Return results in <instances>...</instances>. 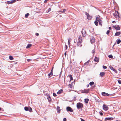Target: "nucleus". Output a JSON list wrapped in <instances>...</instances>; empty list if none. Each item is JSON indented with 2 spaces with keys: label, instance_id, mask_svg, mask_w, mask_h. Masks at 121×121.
Listing matches in <instances>:
<instances>
[{
  "label": "nucleus",
  "instance_id": "f257e3e1",
  "mask_svg": "<svg viewBox=\"0 0 121 121\" xmlns=\"http://www.w3.org/2000/svg\"><path fill=\"white\" fill-rule=\"evenodd\" d=\"M83 106V104L80 102H79L77 104L76 107L78 109H82Z\"/></svg>",
  "mask_w": 121,
  "mask_h": 121
},
{
  "label": "nucleus",
  "instance_id": "f03ea898",
  "mask_svg": "<svg viewBox=\"0 0 121 121\" xmlns=\"http://www.w3.org/2000/svg\"><path fill=\"white\" fill-rule=\"evenodd\" d=\"M113 27L117 30H119L120 29V28L118 25L113 26Z\"/></svg>",
  "mask_w": 121,
  "mask_h": 121
},
{
  "label": "nucleus",
  "instance_id": "7ed1b4c3",
  "mask_svg": "<svg viewBox=\"0 0 121 121\" xmlns=\"http://www.w3.org/2000/svg\"><path fill=\"white\" fill-rule=\"evenodd\" d=\"M90 91V89H84L82 91V93H88Z\"/></svg>",
  "mask_w": 121,
  "mask_h": 121
},
{
  "label": "nucleus",
  "instance_id": "20e7f679",
  "mask_svg": "<svg viewBox=\"0 0 121 121\" xmlns=\"http://www.w3.org/2000/svg\"><path fill=\"white\" fill-rule=\"evenodd\" d=\"M90 41L91 43L93 44V43L95 42V38L93 36L91 37L90 39Z\"/></svg>",
  "mask_w": 121,
  "mask_h": 121
},
{
  "label": "nucleus",
  "instance_id": "39448f33",
  "mask_svg": "<svg viewBox=\"0 0 121 121\" xmlns=\"http://www.w3.org/2000/svg\"><path fill=\"white\" fill-rule=\"evenodd\" d=\"M110 69L111 70H113L116 73H117V71L113 68L112 66L110 65L109 66Z\"/></svg>",
  "mask_w": 121,
  "mask_h": 121
},
{
  "label": "nucleus",
  "instance_id": "423d86ee",
  "mask_svg": "<svg viewBox=\"0 0 121 121\" xmlns=\"http://www.w3.org/2000/svg\"><path fill=\"white\" fill-rule=\"evenodd\" d=\"M66 109L68 111L70 112H72L73 111V110L72 108L69 107H67L66 108Z\"/></svg>",
  "mask_w": 121,
  "mask_h": 121
},
{
  "label": "nucleus",
  "instance_id": "0eeeda50",
  "mask_svg": "<svg viewBox=\"0 0 121 121\" xmlns=\"http://www.w3.org/2000/svg\"><path fill=\"white\" fill-rule=\"evenodd\" d=\"M77 42H80V43H82V37L81 35L79 36Z\"/></svg>",
  "mask_w": 121,
  "mask_h": 121
},
{
  "label": "nucleus",
  "instance_id": "6e6552de",
  "mask_svg": "<svg viewBox=\"0 0 121 121\" xmlns=\"http://www.w3.org/2000/svg\"><path fill=\"white\" fill-rule=\"evenodd\" d=\"M103 108L104 110L106 111L108 109V108L107 105L104 104L103 106Z\"/></svg>",
  "mask_w": 121,
  "mask_h": 121
},
{
  "label": "nucleus",
  "instance_id": "1a4fd4ad",
  "mask_svg": "<svg viewBox=\"0 0 121 121\" xmlns=\"http://www.w3.org/2000/svg\"><path fill=\"white\" fill-rule=\"evenodd\" d=\"M102 95L104 96H108L109 95L108 93L104 92H102Z\"/></svg>",
  "mask_w": 121,
  "mask_h": 121
},
{
  "label": "nucleus",
  "instance_id": "9d476101",
  "mask_svg": "<svg viewBox=\"0 0 121 121\" xmlns=\"http://www.w3.org/2000/svg\"><path fill=\"white\" fill-rule=\"evenodd\" d=\"M113 118L112 117H107L105 119V121H107L111 120H112Z\"/></svg>",
  "mask_w": 121,
  "mask_h": 121
},
{
  "label": "nucleus",
  "instance_id": "9b49d317",
  "mask_svg": "<svg viewBox=\"0 0 121 121\" xmlns=\"http://www.w3.org/2000/svg\"><path fill=\"white\" fill-rule=\"evenodd\" d=\"M47 96H48L47 97V99L48 100V101L49 102L51 101L52 99L49 95L48 94H47Z\"/></svg>",
  "mask_w": 121,
  "mask_h": 121
},
{
  "label": "nucleus",
  "instance_id": "f8f14e48",
  "mask_svg": "<svg viewBox=\"0 0 121 121\" xmlns=\"http://www.w3.org/2000/svg\"><path fill=\"white\" fill-rule=\"evenodd\" d=\"M121 34V32H116L115 34V35L116 36H118L120 35V34Z\"/></svg>",
  "mask_w": 121,
  "mask_h": 121
},
{
  "label": "nucleus",
  "instance_id": "ddd939ff",
  "mask_svg": "<svg viewBox=\"0 0 121 121\" xmlns=\"http://www.w3.org/2000/svg\"><path fill=\"white\" fill-rule=\"evenodd\" d=\"M81 32L82 34V36L83 37L85 36H86V33L85 30H84V31L83 30L82 31H81Z\"/></svg>",
  "mask_w": 121,
  "mask_h": 121
},
{
  "label": "nucleus",
  "instance_id": "4468645a",
  "mask_svg": "<svg viewBox=\"0 0 121 121\" xmlns=\"http://www.w3.org/2000/svg\"><path fill=\"white\" fill-rule=\"evenodd\" d=\"M94 60L95 62H98L99 61V58L97 57H95L94 59Z\"/></svg>",
  "mask_w": 121,
  "mask_h": 121
},
{
  "label": "nucleus",
  "instance_id": "2eb2a0df",
  "mask_svg": "<svg viewBox=\"0 0 121 121\" xmlns=\"http://www.w3.org/2000/svg\"><path fill=\"white\" fill-rule=\"evenodd\" d=\"M105 75V73L104 72H101L100 74L99 75L100 77H103Z\"/></svg>",
  "mask_w": 121,
  "mask_h": 121
},
{
  "label": "nucleus",
  "instance_id": "dca6fc26",
  "mask_svg": "<svg viewBox=\"0 0 121 121\" xmlns=\"http://www.w3.org/2000/svg\"><path fill=\"white\" fill-rule=\"evenodd\" d=\"M63 91L62 89L60 90L57 92V94L58 95L62 93Z\"/></svg>",
  "mask_w": 121,
  "mask_h": 121
},
{
  "label": "nucleus",
  "instance_id": "f3484780",
  "mask_svg": "<svg viewBox=\"0 0 121 121\" xmlns=\"http://www.w3.org/2000/svg\"><path fill=\"white\" fill-rule=\"evenodd\" d=\"M57 112L59 113H60V107L57 106Z\"/></svg>",
  "mask_w": 121,
  "mask_h": 121
},
{
  "label": "nucleus",
  "instance_id": "a211bd4d",
  "mask_svg": "<svg viewBox=\"0 0 121 121\" xmlns=\"http://www.w3.org/2000/svg\"><path fill=\"white\" fill-rule=\"evenodd\" d=\"M82 43L80 42H77V46H79L80 47H81L82 46V45L81 44Z\"/></svg>",
  "mask_w": 121,
  "mask_h": 121
},
{
  "label": "nucleus",
  "instance_id": "6ab92c4d",
  "mask_svg": "<svg viewBox=\"0 0 121 121\" xmlns=\"http://www.w3.org/2000/svg\"><path fill=\"white\" fill-rule=\"evenodd\" d=\"M89 100L88 99H84V102L86 104H87L88 103Z\"/></svg>",
  "mask_w": 121,
  "mask_h": 121
},
{
  "label": "nucleus",
  "instance_id": "aec40b11",
  "mask_svg": "<svg viewBox=\"0 0 121 121\" xmlns=\"http://www.w3.org/2000/svg\"><path fill=\"white\" fill-rule=\"evenodd\" d=\"M32 45L30 44H28L26 47L27 48H30L31 46Z\"/></svg>",
  "mask_w": 121,
  "mask_h": 121
},
{
  "label": "nucleus",
  "instance_id": "412c9836",
  "mask_svg": "<svg viewBox=\"0 0 121 121\" xmlns=\"http://www.w3.org/2000/svg\"><path fill=\"white\" fill-rule=\"evenodd\" d=\"M87 17V18L88 20H90L92 18L91 16L89 15Z\"/></svg>",
  "mask_w": 121,
  "mask_h": 121
},
{
  "label": "nucleus",
  "instance_id": "4be33fe9",
  "mask_svg": "<svg viewBox=\"0 0 121 121\" xmlns=\"http://www.w3.org/2000/svg\"><path fill=\"white\" fill-rule=\"evenodd\" d=\"M116 12H117V13L118 14V15H116V17H116L117 18H119L120 17L119 15V13H118V12L117 11Z\"/></svg>",
  "mask_w": 121,
  "mask_h": 121
},
{
  "label": "nucleus",
  "instance_id": "5701e85b",
  "mask_svg": "<svg viewBox=\"0 0 121 121\" xmlns=\"http://www.w3.org/2000/svg\"><path fill=\"white\" fill-rule=\"evenodd\" d=\"M11 0H10L9 1H7L5 2V3H7L8 4H12V2H11Z\"/></svg>",
  "mask_w": 121,
  "mask_h": 121
},
{
  "label": "nucleus",
  "instance_id": "b1692460",
  "mask_svg": "<svg viewBox=\"0 0 121 121\" xmlns=\"http://www.w3.org/2000/svg\"><path fill=\"white\" fill-rule=\"evenodd\" d=\"M29 108V107H26L24 108V109L26 111H27L28 110Z\"/></svg>",
  "mask_w": 121,
  "mask_h": 121
},
{
  "label": "nucleus",
  "instance_id": "393cba45",
  "mask_svg": "<svg viewBox=\"0 0 121 121\" xmlns=\"http://www.w3.org/2000/svg\"><path fill=\"white\" fill-rule=\"evenodd\" d=\"M9 59L11 60H12L13 59V58L11 56H9Z\"/></svg>",
  "mask_w": 121,
  "mask_h": 121
},
{
  "label": "nucleus",
  "instance_id": "a878e982",
  "mask_svg": "<svg viewBox=\"0 0 121 121\" xmlns=\"http://www.w3.org/2000/svg\"><path fill=\"white\" fill-rule=\"evenodd\" d=\"M71 40V39L70 38L68 40V45H69L70 44V42Z\"/></svg>",
  "mask_w": 121,
  "mask_h": 121
},
{
  "label": "nucleus",
  "instance_id": "bb28decb",
  "mask_svg": "<svg viewBox=\"0 0 121 121\" xmlns=\"http://www.w3.org/2000/svg\"><path fill=\"white\" fill-rule=\"evenodd\" d=\"M29 112H32V109L30 107H29V108L28 110Z\"/></svg>",
  "mask_w": 121,
  "mask_h": 121
},
{
  "label": "nucleus",
  "instance_id": "cd10ccee",
  "mask_svg": "<svg viewBox=\"0 0 121 121\" xmlns=\"http://www.w3.org/2000/svg\"><path fill=\"white\" fill-rule=\"evenodd\" d=\"M90 61L88 60L85 63H84V65H88L89 62Z\"/></svg>",
  "mask_w": 121,
  "mask_h": 121
},
{
  "label": "nucleus",
  "instance_id": "c85d7f7f",
  "mask_svg": "<svg viewBox=\"0 0 121 121\" xmlns=\"http://www.w3.org/2000/svg\"><path fill=\"white\" fill-rule=\"evenodd\" d=\"M94 23L95 25L96 26H97L98 25V22L97 21H95L94 22Z\"/></svg>",
  "mask_w": 121,
  "mask_h": 121
},
{
  "label": "nucleus",
  "instance_id": "c756f323",
  "mask_svg": "<svg viewBox=\"0 0 121 121\" xmlns=\"http://www.w3.org/2000/svg\"><path fill=\"white\" fill-rule=\"evenodd\" d=\"M121 40H120V39H118L117 40V43L118 44H119L121 43Z\"/></svg>",
  "mask_w": 121,
  "mask_h": 121
},
{
  "label": "nucleus",
  "instance_id": "7c9ffc66",
  "mask_svg": "<svg viewBox=\"0 0 121 121\" xmlns=\"http://www.w3.org/2000/svg\"><path fill=\"white\" fill-rule=\"evenodd\" d=\"M29 15V13H28L25 14V16L26 18H27Z\"/></svg>",
  "mask_w": 121,
  "mask_h": 121
},
{
  "label": "nucleus",
  "instance_id": "2f4dec72",
  "mask_svg": "<svg viewBox=\"0 0 121 121\" xmlns=\"http://www.w3.org/2000/svg\"><path fill=\"white\" fill-rule=\"evenodd\" d=\"M102 21L101 20H100V21H99V25H101V26H102Z\"/></svg>",
  "mask_w": 121,
  "mask_h": 121
},
{
  "label": "nucleus",
  "instance_id": "473e14b6",
  "mask_svg": "<svg viewBox=\"0 0 121 121\" xmlns=\"http://www.w3.org/2000/svg\"><path fill=\"white\" fill-rule=\"evenodd\" d=\"M94 82H90L89 84L90 86H92L94 84Z\"/></svg>",
  "mask_w": 121,
  "mask_h": 121
},
{
  "label": "nucleus",
  "instance_id": "72a5a7b5",
  "mask_svg": "<svg viewBox=\"0 0 121 121\" xmlns=\"http://www.w3.org/2000/svg\"><path fill=\"white\" fill-rule=\"evenodd\" d=\"M108 57L109 58H113V56L112 55H108Z\"/></svg>",
  "mask_w": 121,
  "mask_h": 121
},
{
  "label": "nucleus",
  "instance_id": "f704fd0d",
  "mask_svg": "<svg viewBox=\"0 0 121 121\" xmlns=\"http://www.w3.org/2000/svg\"><path fill=\"white\" fill-rule=\"evenodd\" d=\"M70 78V81L73 80L72 76V75H70L69 76Z\"/></svg>",
  "mask_w": 121,
  "mask_h": 121
},
{
  "label": "nucleus",
  "instance_id": "c9c22d12",
  "mask_svg": "<svg viewBox=\"0 0 121 121\" xmlns=\"http://www.w3.org/2000/svg\"><path fill=\"white\" fill-rule=\"evenodd\" d=\"M110 32V31L109 30H108L107 31V32H106V34L107 35H109V34Z\"/></svg>",
  "mask_w": 121,
  "mask_h": 121
},
{
  "label": "nucleus",
  "instance_id": "e433bc0d",
  "mask_svg": "<svg viewBox=\"0 0 121 121\" xmlns=\"http://www.w3.org/2000/svg\"><path fill=\"white\" fill-rule=\"evenodd\" d=\"M100 20H101L100 19H99L98 17H96V21H97L98 22H99V21Z\"/></svg>",
  "mask_w": 121,
  "mask_h": 121
},
{
  "label": "nucleus",
  "instance_id": "4c0bfd02",
  "mask_svg": "<svg viewBox=\"0 0 121 121\" xmlns=\"http://www.w3.org/2000/svg\"><path fill=\"white\" fill-rule=\"evenodd\" d=\"M69 87H70V88H72L73 87V86L72 85H71V84H69Z\"/></svg>",
  "mask_w": 121,
  "mask_h": 121
},
{
  "label": "nucleus",
  "instance_id": "58836bf2",
  "mask_svg": "<svg viewBox=\"0 0 121 121\" xmlns=\"http://www.w3.org/2000/svg\"><path fill=\"white\" fill-rule=\"evenodd\" d=\"M118 83L119 84H121V80H119V79H118Z\"/></svg>",
  "mask_w": 121,
  "mask_h": 121
},
{
  "label": "nucleus",
  "instance_id": "ea45409f",
  "mask_svg": "<svg viewBox=\"0 0 121 121\" xmlns=\"http://www.w3.org/2000/svg\"><path fill=\"white\" fill-rule=\"evenodd\" d=\"M116 11H116V12H116V13H113V15H114V16L115 17H116V15H117V13Z\"/></svg>",
  "mask_w": 121,
  "mask_h": 121
},
{
  "label": "nucleus",
  "instance_id": "a19ab883",
  "mask_svg": "<svg viewBox=\"0 0 121 121\" xmlns=\"http://www.w3.org/2000/svg\"><path fill=\"white\" fill-rule=\"evenodd\" d=\"M11 2H12V3H13L15 2H16V0H11Z\"/></svg>",
  "mask_w": 121,
  "mask_h": 121
},
{
  "label": "nucleus",
  "instance_id": "79ce46f5",
  "mask_svg": "<svg viewBox=\"0 0 121 121\" xmlns=\"http://www.w3.org/2000/svg\"><path fill=\"white\" fill-rule=\"evenodd\" d=\"M103 68L104 69H106L107 68V67L103 65Z\"/></svg>",
  "mask_w": 121,
  "mask_h": 121
},
{
  "label": "nucleus",
  "instance_id": "37998d69",
  "mask_svg": "<svg viewBox=\"0 0 121 121\" xmlns=\"http://www.w3.org/2000/svg\"><path fill=\"white\" fill-rule=\"evenodd\" d=\"M58 12V13H63V11L62 10H60V11H57Z\"/></svg>",
  "mask_w": 121,
  "mask_h": 121
},
{
  "label": "nucleus",
  "instance_id": "c03bdc74",
  "mask_svg": "<svg viewBox=\"0 0 121 121\" xmlns=\"http://www.w3.org/2000/svg\"><path fill=\"white\" fill-rule=\"evenodd\" d=\"M66 11V10L65 9H63V13H64Z\"/></svg>",
  "mask_w": 121,
  "mask_h": 121
},
{
  "label": "nucleus",
  "instance_id": "a18cd8bd",
  "mask_svg": "<svg viewBox=\"0 0 121 121\" xmlns=\"http://www.w3.org/2000/svg\"><path fill=\"white\" fill-rule=\"evenodd\" d=\"M53 95L54 96H57V95L55 93H53Z\"/></svg>",
  "mask_w": 121,
  "mask_h": 121
},
{
  "label": "nucleus",
  "instance_id": "49530a36",
  "mask_svg": "<svg viewBox=\"0 0 121 121\" xmlns=\"http://www.w3.org/2000/svg\"><path fill=\"white\" fill-rule=\"evenodd\" d=\"M85 14L86 15L87 17L89 15V14L87 12H85Z\"/></svg>",
  "mask_w": 121,
  "mask_h": 121
},
{
  "label": "nucleus",
  "instance_id": "de8ad7c7",
  "mask_svg": "<svg viewBox=\"0 0 121 121\" xmlns=\"http://www.w3.org/2000/svg\"><path fill=\"white\" fill-rule=\"evenodd\" d=\"M63 121H66V119L65 118H63Z\"/></svg>",
  "mask_w": 121,
  "mask_h": 121
},
{
  "label": "nucleus",
  "instance_id": "09e8293b",
  "mask_svg": "<svg viewBox=\"0 0 121 121\" xmlns=\"http://www.w3.org/2000/svg\"><path fill=\"white\" fill-rule=\"evenodd\" d=\"M99 113L101 116H103V114L102 112H100Z\"/></svg>",
  "mask_w": 121,
  "mask_h": 121
},
{
  "label": "nucleus",
  "instance_id": "8fccbe9b",
  "mask_svg": "<svg viewBox=\"0 0 121 121\" xmlns=\"http://www.w3.org/2000/svg\"><path fill=\"white\" fill-rule=\"evenodd\" d=\"M65 48L66 49H67L68 48V46H67V45H65Z\"/></svg>",
  "mask_w": 121,
  "mask_h": 121
},
{
  "label": "nucleus",
  "instance_id": "3c124183",
  "mask_svg": "<svg viewBox=\"0 0 121 121\" xmlns=\"http://www.w3.org/2000/svg\"><path fill=\"white\" fill-rule=\"evenodd\" d=\"M95 50H93L92 51V53H95Z\"/></svg>",
  "mask_w": 121,
  "mask_h": 121
},
{
  "label": "nucleus",
  "instance_id": "603ef678",
  "mask_svg": "<svg viewBox=\"0 0 121 121\" xmlns=\"http://www.w3.org/2000/svg\"><path fill=\"white\" fill-rule=\"evenodd\" d=\"M48 0H44V3H47V1Z\"/></svg>",
  "mask_w": 121,
  "mask_h": 121
},
{
  "label": "nucleus",
  "instance_id": "864d4df0",
  "mask_svg": "<svg viewBox=\"0 0 121 121\" xmlns=\"http://www.w3.org/2000/svg\"><path fill=\"white\" fill-rule=\"evenodd\" d=\"M35 35H36V36H38L39 35V34L38 33H35Z\"/></svg>",
  "mask_w": 121,
  "mask_h": 121
},
{
  "label": "nucleus",
  "instance_id": "5fc2aeb1",
  "mask_svg": "<svg viewBox=\"0 0 121 121\" xmlns=\"http://www.w3.org/2000/svg\"><path fill=\"white\" fill-rule=\"evenodd\" d=\"M53 67L52 68V70L51 71V73L52 75L53 74V73L52 74V72H53Z\"/></svg>",
  "mask_w": 121,
  "mask_h": 121
},
{
  "label": "nucleus",
  "instance_id": "6e6d98bb",
  "mask_svg": "<svg viewBox=\"0 0 121 121\" xmlns=\"http://www.w3.org/2000/svg\"><path fill=\"white\" fill-rule=\"evenodd\" d=\"M51 10V8H49L48 10V12H49V11H50Z\"/></svg>",
  "mask_w": 121,
  "mask_h": 121
},
{
  "label": "nucleus",
  "instance_id": "4d7b16f0",
  "mask_svg": "<svg viewBox=\"0 0 121 121\" xmlns=\"http://www.w3.org/2000/svg\"><path fill=\"white\" fill-rule=\"evenodd\" d=\"M31 60L30 59H27V61H28V62H29V61H30Z\"/></svg>",
  "mask_w": 121,
  "mask_h": 121
},
{
  "label": "nucleus",
  "instance_id": "13d9d810",
  "mask_svg": "<svg viewBox=\"0 0 121 121\" xmlns=\"http://www.w3.org/2000/svg\"><path fill=\"white\" fill-rule=\"evenodd\" d=\"M51 72L50 73H49L48 74V76H49L50 77L51 74Z\"/></svg>",
  "mask_w": 121,
  "mask_h": 121
},
{
  "label": "nucleus",
  "instance_id": "bf43d9fd",
  "mask_svg": "<svg viewBox=\"0 0 121 121\" xmlns=\"http://www.w3.org/2000/svg\"><path fill=\"white\" fill-rule=\"evenodd\" d=\"M118 70H119V71H121V68H119V69H118Z\"/></svg>",
  "mask_w": 121,
  "mask_h": 121
},
{
  "label": "nucleus",
  "instance_id": "052dcab7",
  "mask_svg": "<svg viewBox=\"0 0 121 121\" xmlns=\"http://www.w3.org/2000/svg\"><path fill=\"white\" fill-rule=\"evenodd\" d=\"M81 121H85L84 119H83L81 118Z\"/></svg>",
  "mask_w": 121,
  "mask_h": 121
},
{
  "label": "nucleus",
  "instance_id": "680f3d73",
  "mask_svg": "<svg viewBox=\"0 0 121 121\" xmlns=\"http://www.w3.org/2000/svg\"><path fill=\"white\" fill-rule=\"evenodd\" d=\"M116 22H115V21H112V23H116Z\"/></svg>",
  "mask_w": 121,
  "mask_h": 121
},
{
  "label": "nucleus",
  "instance_id": "e2e57ef3",
  "mask_svg": "<svg viewBox=\"0 0 121 121\" xmlns=\"http://www.w3.org/2000/svg\"><path fill=\"white\" fill-rule=\"evenodd\" d=\"M109 30H110L111 29V27H109Z\"/></svg>",
  "mask_w": 121,
  "mask_h": 121
},
{
  "label": "nucleus",
  "instance_id": "0e129e2a",
  "mask_svg": "<svg viewBox=\"0 0 121 121\" xmlns=\"http://www.w3.org/2000/svg\"><path fill=\"white\" fill-rule=\"evenodd\" d=\"M66 52H65V54H65V56H66Z\"/></svg>",
  "mask_w": 121,
  "mask_h": 121
},
{
  "label": "nucleus",
  "instance_id": "69168bd1",
  "mask_svg": "<svg viewBox=\"0 0 121 121\" xmlns=\"http://www.w3.org/2000/svg\"><path fill=\"white\" fill-rule=\"evenodd\" d=\"M89 84H88L87 85V87H89Z\"/></svg>",
  "mask_w": 121,
  "mask_h": 121
},
{
  "label": "nucleus",
  "instance_id": "338daca9",
  "mask_svg": "<svg viewBox=\"0 0 121 121\" xmlns=\"http://www.w3.org/2000/svg\"><path fill=\"white\" fill-rule=\"evenodd\" d=\"M76 42H77V41H74V42L75 43H76Z\"/></svg>",
  "mask_w": 121,
  "mask_h": 121
},
{
  "label": "nucleus",
  "instance_id": "774afa93",
  "mask_svg": "<svg viewBox=\"0 0 121 121\" xmlns=\"http://www.w3.org/2000/svg\"><path fill=\"white\" fill-rule=\"evenodd\" d=\"M1 108H0V111L1 109Z\"/></svg>",
  "mask_w": 121,
  "mask_h": 121
}]
</instances>
